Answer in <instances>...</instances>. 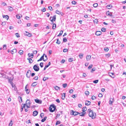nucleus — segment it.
I'll return each instance as SVG.
<instances>
[{
    "label": "nucleus",
    "mask_w": 126,
    "mask_h": 126,
    "mask_svg": "<svg viewBox=\"0 0 126 126\" xmlns=\"http://www.w3.org/2000/svg\"><path fill=\"white\" fill-rule=\"evenodd\" d=\"M89 115L90 117H91L92 119H94L96 116L95 113V112H94L92 110L89 112Z\"/></svg>",
    "instance_id": "1"
},
{
    "label": "nucleus",
    "mask_w": 126,
    "mask_h": 126,
    "mask_svg": "<svg viewBox=\"0 0 126 126\" xmlns=\"http://www.w3.org/2000/svg\"><path fill=\"white\" fill-rule=\"evenodd\" d=\"M55 109V106L54 105H51L49 108L50 111L51 112H53Z\"/></svg>",
    "instance_id": "2"
},
{
    "label": "nucleus",
    "mask_w": 126,
    "mask_h": 126,
    "mask_svg": "<svg viewBox=\"0 0 126 126\" xmlns=\"http://www.w3.org/2000/svg\"><path fill=\"white\" fill-rule=\"evenodd\" d=\"M26 104L25 106H26L27 108H30L31 104V102L30 100L27 99L26 101V104Z\"/></svg>",
    "instance_id": "3"
},
{
    "label": "nucleus",
    "mask_w": 126,
    "mask_h": 126,
    "mask_svg": "<svg viewBox=\"0 0 126 126\" xmlns=\"http://www.w3.org/2000/svg\"><path fill=\"white\" fill-rule=\"evenodd\" d=\"M56 15H54L52 17H51L50 18V19L52 23H53V21H55L56 19Z\"/></svg>",
    "instance_id": "4"
},
{
    "label": "nucleus",
    "mask_w": 126,
    "mask_h": 126,
    "mask_svg": "<svg viewBox=\"0 0 126 126\" xmlns=\"http://www.w3.org/2000/svg\"><path fill=\"white\" fill-rule=\"evenodd\" d=\"M33 69L36 71H38L39 69V67L36 64L34 65L33 66Z\"/></svg>",
    "instance_id": "5"
},
{
    "label": "nucleus",
    "mask_w": 126,
    "mask_h": 126,
    "mask_svg": "<svg viewBox=\"0 0 126 126\" xmlns=\"http://www.w3.org/2000/svg\"><path fill=\"white\" fill-rule=\"evenodd\" d=\"M114 101V98H110V99L109 103L110 105H112V103Z\"/></svg>",
    "instance_id": "6"
},
{
    "label": "nucleus",
    "mask_w": 126,
    "mask_h": 126,
    "mask_svg": "<svg viewBox=\"0 0 126 126\" xmlns=\"http://www.w3.org/2000/svg\"><path fill=\"white\" fill-rule=\"evenodd\" d=\"M71 113H72V115H76L79 114V113L78 112H77L76 111H74L73 110H72L71 111Z\"/></svg>",
    "instance_id": "7"
},
{
    "label": "nucleus",
    "mask_w": 126,
    "mask_h": 126,
    "mask_svg": "<svg viewBox=\"0 0 126 126\" xmlns=\"http://www.w3.org/2000/svg\"><path fill=\"white\" fill-rule=\"evenodd\" d=\"M35 102L38 104H41L42 103V101L38 99H35Z\"/></svg>",
    "instance_id": "8"
},
{
    "label": "nucleus",
    "mask_w": 126,
    "mask_h": 126,
    "mask_svg": "<svg viewBox=\"0 0 126 126\" xmlns=\"http://www.w3.org/2000/svg\"><path fill=\"white\" fill-rule=\"evenodd\" d=\"M31 73V71L30 70H29L28 71L27 73L26 76L28 78H29L30 77V75Z\"/></svg>",
    "instance_id": "9"
},
{
    "label": "nucleus",
    "mask_w": 126,
    "mask_h": 126,
    "mask_svg": "<svg viewBox=\"0 0 126 126\" xmlns=\"http://www.w3.org/2000/svg\"><path fill=\"white\" fill-rule=\"evenodd\" d=\"M44 55H45V54H43V55L40 58L37 60L38 62H39L40 61H41L42 60H43V61L44 60Z\"/></svg>",
    "instance_id": "10"
},
{
    "label": "nucleus",
    "mask_w": 126,
    "mask_h": 126,
    "mask_svg": "<svg viewBox=\"0 0 126 126\" xmlns=\"http://www.w3.org/2000/svg\"><path fill=\"white\" fill-rule=\"evenodd\" d=\"M95 34L97 36H99L101 34V32L100 31H97L96 32Z\"/></svg>",
    "instance_id": "11"
},
{
    "label": "nucleus",
    "mask_w": 126,
    "mask_h": 126,
    "mask_svg": "<svg viewBox=\"0 0 126 126\" xmlns=\"http://www.w3.org/2000/svg\"><path fill=\"white\" fill-rule=\"evenodd\" d=\"M27 85L25 87V90L26 92V93L27 94H29L30 92V91L27 89Z\"/></svg>",
    "instance_id": "12"
},
{
    "label": "nucleus",
    "mask_w": 126,
    "mask_h": 126,
    "mask_svg": "<svg viewBox=\"0 0 126 126\" xmlns=\"http://www.w3.org/2000/svg\"><path fill=\"white\" fill-rule=\"evenodd\" d=\"M91 56L90 55H87L86 57L87 61H89L91 59Z\"/></svg>",
    "instance_id": "13"
},
{
    "label": "nucleus",
    "mask_w": 126,
    "mask_h": 126,
    "mask_svg": "<svg viewBox=\"0 0 126 126\" xmlns=\"http://www.w3.org/2000/svg\"><path fill=\"white\" fill-rule=\"evenodd\" d=\"M38 113V112L36 111H34L33 112V115L34 116H36Z\"/></svg>",
    "instance_id": "14"
},
{
    "label": "nucleus",
    "mask_w": 126,
    "mask_h": 126,
    "mask_svg": "<svg viewBox=\"0 0 126 126\" xmlns=\"http://www.w3.org/2000/svg\"><path fill=\"white\" fill-rule=\"evenodd\" d=\"M27 60H29V62L30 63H32L33 61L31 58L29 57L27 58Z\"/></svg>",
    "instance_id": "15"
},
{
    "label": "nucleus",
    "mask_w": 126,
    "mask_h": 126,
    "mask_svg": "<svg viewBox=\"0 0 126 126\" xmlns=\"http://www.w3.org/2000/svg\"><path fill=\"white\" fill-rule=\"evenodd\" d=\"M106 14L107 15L109 16H112L111 13L109 12V11L107 12L106 13Z\"/></svg>",
    "instance_id": "16"
},
{
    "label": "nucleus",
    "mask_w": 126,
    "mask_h": 126,
    "mask_svg": "<svg viewBox=\"0 0 126 126\" xmlns=\"http://www.w3.org/2000/svg\"><path fill=\"white\" fill-rule=\"evenodd\" d=\"M91 103V102L88 101H86L85 102V105H89Z\"/></svg>",
    "instance_id": "17"
},
{
    "label": "nucleus",
    "mask_w": 126,
    "mask_h": 126,
    "mask_svg": "<svg viewBox=\"0 0 126 126\" xmlns=\"http://www.w3.org/2000/svg\"><path fill=\"white\" fill-rule=\"evenodd\" d=\"M16 49H14L13 50L11 51V53L12 54L16 53Z\"/></svg>",
    "instance_id": "18"
},
{
    "label": "nucleus",
    "mask_w": 126,
    "mask_h": 126,
    "mask_svg": "<svg viewBox=\"0 0 126 126\" xmlns=\"http://www.w3.org/2000/svg\"><path fill=\"white\" fill-rule=\"evenodd\" d=\"M33 54L32 53L30 54V53H29L28 54V56L30 58V57H31V58H33Z\"/></svg>",
    "instance_id": "19"
},
{
    "label": "nucleus",
    "mask_w": 126,
    "mask_h": 126,
    "mask_svg": "<svg viewBox=\"0 0 126 126\" xmlns=\"http://www.w3.org/2000/svg\"><path fill=\"white\" fill-rule=\"evenodd\" d=\"M112 7V5L111 4L108 5L106 6V8L109 9L111 8Z\"/></svg>",
    "instance_id": "20"
},
{
    "label": "nucleus",
    "mask_w": 126,
    "mask_h": 126,
    "mask_svg": "<svg viewBox=\"0 0 126 126\" xmlns=\"http://www.w3.org/2000/svg\"><path fill=\"white\" fill-rule=\"evenodd\" d=\"M65 93H63L62 94V99L64 100L65 97Z\"/></svg>",
    "instance_id": "21"
},
{
    "label": "nucleus",
    "mask_w": 126,
    "mask_h": 126,
    "mask_svg": "<svg viewBox=\"0 0 126 126\" xmlns=\"http://www.w3.org/2000/svg\"><path fill=\"white\" fill-rule=\"evenodd\" d=\"M3 17L4 18H5L7 20H8L9 18V16L7 15L3 16Z\"/></svg>",
    "instance_id": "22"
},
{
    "label": "nucleus",
    "mask_w": 126,
    "mask_h": 126,
    "mask_svg": "<svg viewBox=\"0 0 126 126\" xmlns=\"http://www.w3.org/2000/svg\"><path fill=\"white\" fill-rule=\"evenodd\" d=\"M87 110V108L86 107H85L83 108L82 109V111L84 112L86 111Z\"/></svg>",
    "instance_id": "23"
},
{
    "label": "nucleus",
    "mask_w": 126,
    "mask_h": 126,
    "mask_svg": "<svg viewBox=\"0 0 126 126\" xmlns=\"http://www.w3.org/2000/svg\"><path fill=\"white\" fill-rule=\"evenodd\" d=\"M20 16H21V15L20 14H17L16 15V17L17 19H19L20 18Z\"/></svg>",
    "instance_id": "24"
},
{
    "label": "nucleus",
    "mask_w": 126,
    "mask_h": 126,
    "mask_svg": "<svg viewBox=\"0 0 126 126\" xmlns=\"http://www.w3.org/2000/svg\"><path fill=\"white\" fill-rule=\"evenodd\" d=\"M85 113H85V112L84 113H83V112L79 113V114H80V116H84V115Z\"/></svg>",
    "instance_id": "25"
},
{
    "label": "nucleus",
    "mask_w": 126,
    "mask_h": 126,
    "mask_svg": "<svg viewBox=\"0 0 126 126\" xmlns=\"http://www.w3.org/2000/svg\"><path fill=\"white\" fill-rule=\"evenodd\" d=\"M47 118V117L46 116L43 119H42L41 120V122H44L46 120Z\"/></svg>",
    "instance_id": "26"
},
{
    "label": "nucleus",
    "mask_w": 126,
    "mask_h": 126,
    "mask_svg": "<svg viewBox=\"0 0 126 126\" xmlns=\"http://www.w3.org/2000/svg\"><path fill=\"white\" fill-rule=\"evenodd\" d=\"M37 85V84H36V82H34L32 83V86L33 87H34Z\"/></svg>",
    "instance_id": "27"
},
{
    "label": "nucleus",
    "mask_w": 126,
    "mask_h": 126,
    "mask_svg": "<svg viewBox=\"0 0 126 126\" xmlns=\"http://www.w3.org/2000/svg\"><path fill=\"white\" fill-rule=\"evenodd\" d=\"M3 50H6V46L5 45H3Z\"/></svg>",
    "instance_id": "28"
},
{
    "label": "nucleus",
    "mask_w": 126,
    "mask_h": 126,
    "mask_svg": "<svg viewBox=\"0 0 126 126\" xmlns=\"http://www.w3.org/2000/svg\"><path fill=\"white\" fill-rule=\"evenodd\" d=\"M73 60V58H70L68 59V61L70 62H72Z\"/></svg>",
    "instance_id": "29"
},
{
    "label": "nucleus",
    "mask_w": 126,
    "mask_h": 126,
    "mask_svg": "<svg viewBox=\"0 0 126 126\" xmlns=\"http://www.w3.org/2000/svg\"><path fill=\"white\" fill-rule=\"evenodd\" d=\"M106 28H102L101 29V31L103 32H105L106 31Z\"/></svg>",
    "instance_id": "30"
},
{
    "label": "nucleus",
    "mask_w": 126,
    "mask_h": 126,
    "mask_svg": "<svg viewBox=\"0 0 126 126\" xmlns=\"http://www.w3.org/2000/svg\"><path fill=\"white\" fill-rule=\"evenodd\" d=\"M48 79V78L47 77H44L43 79V80L45 81L46 80Z\"/></svg>",
    "instance_id": "31"
},
{
    "label": "nucleus",
    "mask_w": 126,
    "mask_h": 126,
    "mask_svg": "<svg viewBox=\"0 0 126 126\" xmlns=\"http://www.w3.org/2000/svg\"><path fill=\"white\" fill-rule=\"evenodd\" d=\"M56 44H59L61 43V42L60 41H59V40L58 39H57V41L56 42Z\"/></svg>",
    "instance_id": "32"
},
{
    "label": "nucleus",
    "mask_w": 126,
    "mask_h": 126,
    "mask_svg": "<svg viewBox=\"0 0 126 126\" xmlns=\"http://www.w3.org/2000/svg\"><path fill=\"white\" fill-rule=\"evenodd\" d=\"M18 99H19V103H21L22 102V97H21L20 96H19V97H18Z\"/></svg>",
    "instance_id": "33"
},
{
    "label": "nucleus",
    "mask_w": 126,
    "mask_h": 126,
    "mask_svg": "<svg viewBox=\"0 0 126 126\" xmlns=\"http://www.w3.org/2000/svg\"><path fill=\"white\" fill-rule=\"evenodd\" d=\"M83 55V54L82 53H80L79 55V57L81 59H82Z\"/></svg>",
    "instance_id": "34"
},
{
    "label": "nucleus",
    "mask_w": 126,
    "mask_h": 126,
    "mask_svg": "<svg viewBox=\"0 0 126 126\" xmlns=\"http://www.w3.org/2000/svg\"><path fill=\"white\" fill-rule=\"evenodd\" d=\"M63 32V31H61L60 32L59 34L57 35V36H61Z\"/></svg>",
    "instance_id": "35"
},
{
    "label": "nucleus",
    "mask_w": 126,
    "mask_h": 126,
    "mask_svg": "<svg viewBox=\"0 0 126 126\" xmlns=\"http://www.w3.org/2000/svg\"><path fill=\"white\" fill-rule=\"evenodd\" d=\"M23 50H20L19 52V54L21 55H22L23 53Z\"/></svg>",
    "instance_id": "36"
},
{
    "label": "nucleus",
    "mask_w": 126,
    "mask_h": 126,
    "mask_svg": "<svg viewBox=\"0 0 126 126\" xmlns=\"http://www.w3.org/2000/svg\"><path fill=\"white\" fill-rule=\"evenodd\" d=\"M105 56L107 58H108L110 57V54L109 53L106 54H105Z\"/></svg>",
    "instance_id": "37"
},
{
    "label": "nucleus",
    "mask_w": 126,
    "mask_h": 126,
    "mask_svg": "<svg viewBox=\"0 0 126 126\" xmlns=\"http://www.w3.org/2000/svg\"><path fill=\"white\" fill-rule=\"evenodd\" d=\"M61 122L60 121H58L56 122V125H57L58 124H60Z\"/></svg>",
    "instance_id": "38"
},
{
    "label": "nucleus",
    "mask_w": 126,
    "mask_h": 126,
    "mask_svg": "<svg viewBox=\"0 0 126 126\" xmlns=\"http://www.w3.org/2000/svg\"><path fill=\"white\" fill-rule=\"evenodd\" d=\"M55 89L56 90H58L60 88L57 86H56L54 87Z\"/></svg>",
    "instance_id": "39"
},
{
    "label": "nucleus",
    "mask_w": 126,
    "mask_h": 126,
    "mask_svg": "<svg viewBox=\"0 0 126 126\" xmlns=\"http://www.w3.org/2000/svg\"><path fill=\"white\" fill-rule=\"evenodd\" d=\"M56 27V24H53L52 26V29H54Z\"/></svg>",
    "instance_id": "40"
},
{
    "label": "nucleus",
    "mask_w": 126,
    "mask_h": 126,
    "mask_svg": "<svg viewBox=\"0 0 126 126\" xmlns=\"http://www.w3.org/2000/svg\"><path fill=\"white\" fill-rule=\"evenodd\" d=\"M9 10V11H11L13 10V8L11 7H9L8 8Z\"/></svg>",
    "instance_id": "41"
},
{
    "label": "nucleus",
    "mask_w": 126,
    "mask_h": 126,
    "mask_svg": "<svg viewBox=\"0 0 126 126\" xmlns=\"http://www.w3.org/2000/svg\"><path fill=\"white\" fill-rule=\"evenodd\" d=\"M67 41V39L66 38H63V41L64 42H66Z\"/></svg>",
    "instance_id": "42"
},
{
    "label": "nucleus",
    "mask_w": 126,
    "mask_h": 126,
    "mask_svg": "<svg viewBox=\"0 0 126 126\" xmlns=\"http://www.w3.org/2000/svg\"><path fill=\"white\" fill-rule=\"evenodd\" d=\"M44 116V114L43 113H41L40 114V116L41 118H43V116Z\"/></svg>",
    "instance_id": "43"
},
{
    "label": "nucleus",
    "mask_w": 126,
    "mask_h": 126,
    "mask_svg": "<svg viewBox=\"0 0 126 126\" xmlns=\"http://www.w3.org/2000/svg\"><path fill=\"white\" fill-rule=\"evenodd\" d=\"M44 56H45V59H44V61H45L47 60V56L45 54V55H44Z\"/></svg>",
    "instance_id": "44"
},
{
    "label": "nucleus",
    "mask_w": 126,
    "mask_h": 126,
    "mask_svg": "<svg viewBox=\"0 0 126 126\" xmlns=\"http://www.w3.org/2000/svg\"><path fill=\"white\" fill-rule=\"evenodd\" d=\"M98 6V4L97 3H95L93 5V6L94 7H97Z\"/></svg>",
    "instance_id": "45"
},
{
    "label": "nucleus",
    "mask_w": 126,
    "mask_h": 126,
    "mask_svg": "<svg viewBox=\"0 0 126 126\" xmlns=\"http://www.w3.org/2000/svg\"><path fill=\"white\" fill-rule=\"evenodd\" d=\"M67 84L66 83L63 84V86L64 88H65L67 86Z\"/></svg>",
    "instance_id": "46"
},
{
    "label": "nucleus",
    "mask_w": 126,
    "mask_h": 126,
    "mask_svg": "<svg viewBox=\"0 0 126 126\" xmlns=\"http://www.w3.org/2000/svg\"><path fill=\"white\" fill-rule=\"evenodd\" d=\"M94 22L95 23L97 24L98 23V21L97 20L95 19L94 20Z\"/></svg>",
    "instance_id": "47"
},
{
    "label": "nucleus",
    "mask_w": 126,
    "mask_h": 126,
    "mask_svg": "<svg viewBox=\"0 0 126 126\" xmlns=\"http://www.w3.org/2000/svg\"><path fill=\"white\" fill-rule=\"evenodd\" d=\"M98 80H94L93 81V82L94 83H98Z\"/></svg>",
    "instance_id": "48"
},
{
    "label": "nucleus",
    "mask_w": 126,
    "mask_h": 126,
    "mask_svg": "<svg viewBox=\"0 0 126 126\" xmlns=\"http://www.w3.org/2000/svg\"><path fill=\"white\" fill-rule=\"evenodd\" d=\"M12 120H11L10 121V123L9 124V126H12V125L13 124L12 123Z\"/></svg>",
    "instance_id": "49"
},
{
    "label": "nucleus",
    "mask_w": 126,
    "mask_h": 126,
    "mask_svg": "<svg viewBox=\"0 0 126 126\" xmlns=\"http://www.w3.org/2000/svg\"><path fill=\"white\" fill-rule=\"evenodd\" d=\"M85 94L86 95H88L89 94V92L88 91H85Z\"/></svg>",
    "instance_id": "50"
},
{
    "label": "nucleus",
    "mask_w": 126,
    "mask_h": 126,
    "mask_svg": "<svg viewBox=\"0 0 126 126\" xmlns=\"http://www.w3.org/2000/svg\"><path fill=\"white\" fill-rule=\"evenodd\" d=\"M55 13L56 14H58V15H60L61 12H60L58 10H56V11Z\"/></svg>",
    "instance_id": "51"
},
{
    "label": "nucleus",
    "mask_w": 126,
    "mask_h": 126,
    "mask_svg": "<svg viewBox=\"0 0 126 126\" xmlns=\"http://www.w3.org/2000/svg\"><path fill=\"white\" fill-rule=\"evenodd\" d=\"M26 105V104H24L23 107H24V108L25 109V112H27L28 111V110L27 109H26L25 106Z\"/></svg>",
    "instance_id": "52"
},
{
    "label": "nucleus",
    "mask_w": 126,
    "mask_h": 126,
    "mask_svg": "<svg viewBox=\"0 0 126 126\" xmlns=\"http://www.w3.org/2000/svg\"><path fill=\"white\" fill-rule=\"evenodd\" d=\"M77 2L75 1H72L71 3L73 5H75L76 3Z\"/></svg>",
    "instance_id": "53"
},
{
    "label": "nucleus",
    "mask_w": 126,
    "mask_h": 126,
    "mask_svg": "<svg viewBox=\"0 0 126 126\" xmlns=\"http://www.w3.org/2000/svg\"><path fill=\"white\" fill-rule=\"evenodd\" d=\"M96 98V97L94 95L92 96L91 97V99L92 100H94V99H95Z\"/></svg>",
    "instance_id": "54"
},
{
    "label": "nucleus",
    "mask_w": 126,
    "mask_h": 126,
    "mask_svg": "<svg viewBox=\"0 0 126 126\" xmlns=\"http://www.w3.org/2000/svg\"><path fill=\"white\" fill-rule=\"evenodd\" d=\"M15 34L16 35V36L17 38H19L20 37V36L19 35L18 33H16Z\"/></svg>",
    "instance_id": "55"
},
{
    "label": "nucleus",
    "mask_w": 126,
    "mask_h": 126,
    "mask_svg": "<svg viewBox=\"0 0 126 126\" xmlns=\"http://www.w3.org/2000/svg\"><path fill=\"white\" fill-rule=\"evenodd\" d=\"M26 33H28V34L27 35V36H28L30 37L32 35V34L29 33L28 32H26Z\"/></svg>",
    "instance_id": "56"
},
{
    "label": "nucleus",
    "mask_w": 126,
    "mask_h": 126,
    "mask_svg": "<svg viewBox=\"0 0 126 126\" xmlns=\"http://www.w3.org/2000/svg\"><path fill=\"white\" fill-rule=\"evenodd\" d=\"M67 50H68V49H67L65 48L63 49V51L64 52H67Z\"/></svg>",
    "instance_id": "57"
},
{
    "label": "nucleus",
    "mask_w": 126,
    "mask_h": 126,
    "mask_svg": "<svg viewBox=\"0 0 126 126\" xmlns=\"http://www.w3.org/2000/svg\"><path fill=\"white\" fill-rule=\"evenodd\" d=\"M46 10V8L45 7L43 8L42 9V11L43 12H44Z\"/></svg>",
    "instance_id": "58"
},
{
    "label": "nucleus",
    "mask_w": 126,
    "mask_h": 126,
    "mask_svg": "<svg viewBox=\"0 0 126 126\" xmlns=\"http://www.w3.org/2000/svg\"><path fill=\"white\" fill-rule=\"evenodd\" d=\"M48 9H49L50 11H51L52 10V7L50 6H48Z\"/></svg>",
    "instance_id": "59"
},
{
    "label": "nucleus",
    "mask_w": 126,
    "mask_h": 126,
    "mask_svg": "<svg viewBox=\"0 0 126 126\" xmlns=\"http://www.w3.org/2000/svg\"><path fill=\"white\" fill-rule=\"evenodd\" d=\"M43 63H41L40 64V65L41 68L43 67Z\"/></svg>",
    "instance_id": "60"
},
{
    "label": "nucleus",
    "mask_w": 126,
    "mask_h": 126,
    "mask_svg": "<svg viewBox=\"0 0 126 126\" xmlns=\"http://www.w3.org/2000/svg\"><path fill=\"white\" fill-rule=\"evenodd\" d=\"M104 50L105 51H107L109 50V49L108 48H104Z\"/></svg>",
    "instance_id": "61"
},
{
    "label": "nucleus",
    "mask_w": 126,
    "mask_h": 126,
    "mask_svg": "<svg viewBox=\"0 0 126 126\" xmlns=\"http://www.w3.org/2000/svg\"><path fill=\"white\" fill-rule=\"evenodd\" d=\"M95 68L94 67V68H93L92 69L91 71V72H92L93 71H94L95 70Z\"/></svg>",
    "instance_id": "62"
},
{
    "label": "nucleus",
    "mask_w": 126,
    "mask_h": 126,
    "mask_svg": "<svg viewBox=\"0 0 126 126\" xmlns=\"http://www.w3.org/2000/svg\"><path fill=\"white\" fill-rule=\"evenodd\" d=\"M35 80H37L38 79V77L37 76L33 78Z\"/></svg>",
    "instance_id": "63"
},
{
    "label": "nucleus",
    "mask_w": 126,
    "mask_h": 126,
    "mask_svg": "<svg viewBox=\"0 0 126 126\" xmlns=\"http://www.w3.org/2000/svg\"><path fill=\"white\" fill-rule=\"evenodd\" d=\"M73 91H73V89L70 90L69 91V93L70 94L72 93H73Z\"/></svg>",
    "instance_id": "64"
}]
</instances>
